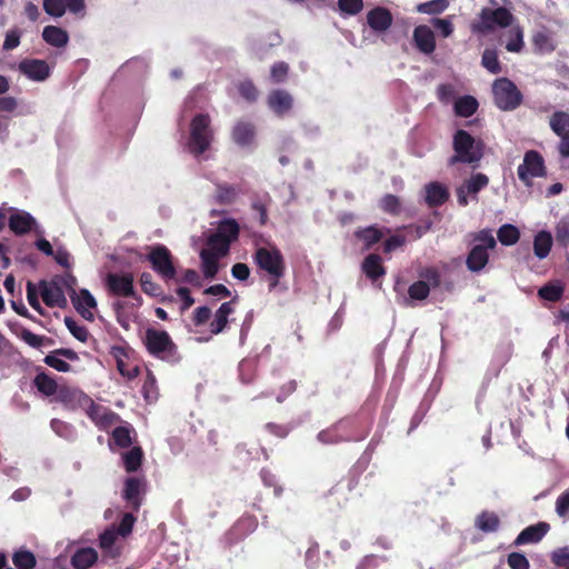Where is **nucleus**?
Returning a JSON list of instances; mask_svg holds the SVG:
<instances>
[{
	"label": "nucleus",
	"instance_id": "f257e3e1",
	"mask_svg": "<svg viewBox=\"0 0 569 569\" xmlns=\"http://www.w3.org/2000/svg\"><path fill=\"white\" fill-rule=\"evenodd\" d=\"M485 147L481 139H475L468 131L459 129L452 138L455 154L449 158L448 164L478 163L485 156Z\"/></svg>",
	"mask_w": 569,
	"mask_h": 569
},
{
	"label": "nucleus",
	"instance_id": "f03ea898",
	"mask_svg": "<svg viewBox=\"0 0 569 569\" xmlns=\"http://www.w3.org/2000/svg\"><path fill=\"white\" fill-rule=\"evenodd\" d=\"M143 345L152 357L177 365L181 360L178 346L164 330L148 328L144 332Z\"/></svg>",
	"mask_w": 569,
	"mask_h": 569
},
{
	"label": "nucleus",
	"instance_id": "7ed1b4c3",
	"mask_svg": "<svg viewBox=\"0 0 569 569\" xmlns=\"http://www.w3.org/2000/svg\"><path fill=\"white\" fill-rule=\"evenodd\" d=\"M360 421L357 417H345L332 423L327 429L321 430L317 435L319 442L323 445H337L345 441H356L365 438L368 431L360 433L358 431Z\"/></svg>",
	"mask_w": 569,
	"mask_h": 569
},
{
	"label": "nucleus",
	"instance_id": "20e7f679",
	"mask_svg": "<svg viewBox=\"0 0 569 569\" xmlns=\"http://www.w3.org/2000/svg\"><path fill=\"white\" fill-rule=\"evenodd\" d=\"M252 258L257 267L268 273V287L269 291H272L286 272V262L281 251L276 247L270 249L260 247L254 251Z\"/></svg>",
	"mask_w": 569,
	"mask_h": 569
},
{
	"label": "nucleus",
	"instance_id": "39448f33",
	"mask_svg": "<svg viewBox=\"0 0 569 569\" xmlns=\"http://www.w3.org/2000/svg\"><path fill=\"white\" fill-rule=\"evenodd\" d=\"M515 20L512 12L506 7L488 8L485 7L480 10L478 19L473 20L470 24V30L475 34H489L497 28L511 27Z\"/></svg>",
	"mask_w": 569,
	"mask_h": 569
},
{
	"label": "nucleus",
	"instance_id": "423d86ee",
	"mask_svg": "<svg viewBox=\"0 0 569 569\" xmlns=\"http://www.w3.org/2000/svg\"><path fill=\"white\" fill-rule=\"evenodd\" d=\"M210 122L207 113H198L191 120L189 149L194 156L204 153L213 140Z\"/></svg>",
	"mask_w": 569,
	"mask_h": 569
},
{
	"label": "nucleus",
	"instance_id": "0eeeda50",
	"mask_svg": "<svg viewBox=\"0 0 569 569\" xmlns=\"http://www.w3.org/2000/svg\"><path fill=\"white\" fill-rule=\"evenodd\" d=\"M495 104L502 111L517 109L522 102V93L508 78H498L492 84Z\"/></svg>",
	"mask_w": 569,
	"mask_h": 569
},
{
	"label": "nucleus",
	"instance_id": "6e6552de",
	"mask_svg": "<svg viewBox=\"0 0 569 569\" xmlns=\"http://www.w3.org/2000/svg\"><path fill=\"white\" fill-rule=\"evenodd\" d=\"M146 259L150 262L152 270L164 281L176 279L177 269L171 251L164 244L149 247Z\"/></svg>",
	"mask_w": 569,
	"mask_h": 569
},
{
	"label": "nucleus",
	"instance_id": "1a4fd4ad",
	"mask_svg": "<svg viewBox=\"0 0 569 569\" xmlns=\"http://www.w3.org/2000/svg\"><path fill=\"white\" fill-rule=\"evenodd\" d=\"M517 173L520 181L526 186H531L532 178L545 177L547 173L543 157L536 150H528Z\"/></svg>",
	"mask_w": 569,
	"mask_h": 569
},
{
	"label": "nucleus",
	"instance_id": "9d476101",
	"mask_svg": "<svg viewBox=\"0 0 569 569\" xmlns=\"http://www.w3.org/2000/svg\"><path fill=\"white\" fill-rule=\"evenodd\" d=\"M146 493L147 480L144 477H129L124 480L122 499L133 512L140 510Z\"/></svg>",
	"mask_w": 569,
	"mask_h": 569
},
{
	"label": "nucleus",
	"instance_id": "9b49d317",
	"mask_svg": "<svg viewBox=\"0 0 569 569\" xmlns=\"http://www.w3.org/2000/svg\"><path fill=\"white\" fill-rule=\"evenodd\" d=\"M82 409L99 429H108L119 419L117 413L102 405L96 403L89 396L88 403L83 405Z\"/></svg>",
	"mask_w": 569,
	"mask_h": 569
},
{
	"label": "nucleus",
	"instance_id": "f8f14e48",
	"mask_svg": "<svg viewBox=\"0 0 569 569\" xmlns=\"http://www.w3.org/2000/svg\"><path fill=\"white\" fill-rule=\"evenodd\" d=\"M106 286L108 291L116 297L128 298L134 295V278L130 272L108 273L106 277Z\"/></svg>",
	"mask_w": 569,
	"mask_h": 569
},
{
	"label": "nucleus",
	"instance_id": "ddd939ff",
	"mask_svg": "<svg viewBox=\"0 0 569 569\" xmlns=\"http://www.w3.org/2000/svg\"><path fill=\"white\" fill-rule=\"evenodd\" d=\"M54 400L71 410L82 409L83 405L88 403V395L76 387L62 383L54 396Z\"/></svg>",
	"mask_w": 569,
	"mask_h": 569
},
{
	"label": "nucleus",
	"instance_id": "4468645a",
	"mask_svg": "<svg viewBox=\"0 0 569 569\" xmlns=\"http://www.w3.org/2000/svg\"><path fill=\"white\" fill-rule=\"evenodd\" d=\"M40 295L49 308H66L68 305L64 291L51 279L50 282L41 280L39 282Z\"/></svg>",
	"mask_w": 569,
	"mask_h": 569
},
{
	"label": "nucleus",
	"instance_id": "2eb2a0df",
	"mask_svg": "<svg viewBox=\"0 0 569 569\" xmlns=\"http://www.w3.org/2000/svg\"><path fill=\"white\" fill-rule=\"evenodd\" d=\"M19 71L33 81H44L50 76V67L44 60L23 59L20 61Z\"/></svg>",
	"mask_w": 569,
	"mask_h": 569
},
{
	"label": "nucleus",
	"instance_id": "dca6fc26",
	"mask_svg": "<svg viewBox=\"0 0 569 569\" xmlns=\"http://www.w3.org/2000/svg\"><path fill=\"white\" fill-rule=\"evenodd\" d=\"M268 107L278 116L283 117L293 107V98L282 89L272 90L268 94Z\"/></svg>",
	"mask_w": 569,
	"mask_h": 569
},
{
	"label": "nucleus",
	"instance_id": "f3484780",
	"mask_svg": "<svg viewBox=\"0 0 569 569\" xmlns=\"http://www.w3.org/2000/svg\"><path fill=\"white\" fill-rule=\"evenodd\" d=\"M392 22V13L385 7H376L367 13V23L376 32L387 31Z\"/></svg>",
	"mask_w": 569,
	"mask_h": 569
},
{
	"label": "nucleus",
	"instance_id": "a211bd4d",
	"mask_svg": "<svg viewBox=\"0 0 569 569\" xmlns=\"http://www.w3.org/2000/svg\"><path fill=\"white\" fill-rule=\"evenodd\" d=\"M233 142L241 147H250L254 142L256 126L250 121H237L231 131Z\"/></svg>",
	"mask_w": 569,
	"mask_h": 569
},
{
	"label": "nucleus",
	"instance_id": "6ab92c4d",
	"mask_svg": "<svg viewBox=\"0 0 569 569\" xmlns=\"http://www.w3.org/2000/svg\"><path fill=\"white\" fill-rule=\"evenodd\" d=\"M549 529V523L543 521L528 526L517 536L513 545L518 547L527 543H537L542 540Z\"/></svg>",
	"mask_w": 569,
	"mask_h": 569
},
{
	"label": "nucleus",
	"instance_id": "aec40b11",
	"mask_svg": "<svg viewBox=\"0 0 569 569\" xmlns=\"http://www.w3.org/2000/svg\"><path fill=\"white\" fill-rule=\"evenodd\" d=\"M74 309L89 321L93 320V313L90 309L97 308V301L88 289H81L79 293L71 297Z\"/></svg>",
	"mask_w": 569,
	"mask_h": 569
},
{
	"label": "nucleus",
	"instance_id": "412c9836",
	"mask_svg": "<svg viewBox=\"0 0 569 569\" xmlns=\"http://www.w3.org/2000/svg\"><path fill=\"white\" fill-rule=\"evenodd\" d=\"M425 191V201L429 208L440 207L449 199L448 188L438 181L427 183Z\"/></svg>",
	"mask_w": 569,
	"mask_h": 569
},
{
	"label": "nucleus",
	"instance_id": "4be33fe9",
	"mask_svg": "<svg viewBox=\"0 0 569 569\" xmlns=\"http://www.w3.org/2000/svg\"><path fill=\"white\" fill-rule=\"evenodd\" d=\"M36 224V219L26 211L14 212L9 218V228L16 236L27 234Z\"/></svg>",
	"mask_w": 569,
	"mask_h": 569
},
{
	"label": "nucleus",
	"instance_id": "5701e85b",
	"mask_svg": "<svg viewBox=\"0 0 569 569\" xmlns=\"http://www.w3.org/2000/svg\"><path fill=\"white\" fill-rule=\"evenodd\" d=\"M234 300L236 298L221 303V306L214 312L213 319L209 325L211 336H217L226 329L228 325V317L234 311Z\"/></svg>",
	"mask_w": 569,
	"mask_h": 569
},
{
	"label": "nucleus",
	"instance_id": "b1692460",
	"mask_svg": "<svg viewBox=\"0 0 569 569\" xmlns=\"http://www.w3.org/2000/svg\"><path fill=\"white\" fill-rule=\"evenodd\" d=\"M416 47L423 53L430 54L436 49V39L432 30L427 26H418L413 30Z\"/></svg>",
	"mask_w": 569,
	"mask_h": 569
},
{
	"label": "nucleus",
	"instance_id": "393cba45",
	"mask_svg": "<svg viewBox=\"0 0 569 569\" xmlns=\"http://www.w3.org/2000/svg\"><path fill=\"white\" fill-rule=\"evenodd\" d=\"M361 270L372 282H376L386 274L382 258L377 253H370L363 259Z\"/></svg>",
	"mask_w": 569,
	"mask_h": 569
},
{
	"label": "nucleus",
	"instance_id": "a878e982",
	"mask_svg": "<svg viewBox=\"0 0 569 569\" xmlns=\"http://www.w3.org/2000/svg\"><path fill=\"white\" fill-rule=\"evenodd\" d=\"M32 386L44 397L56 396L60 385L54 377L43 370L39 371L32 380Z\"/></svg>",
	"mask_w": 569,
	"mask_h": 569
},
{
	"label": "nucleus",
	"instance_id": "bb28decb",
	"mask_svg": "<svg viewBox=\"0 0 569 569\" xmlns=\"http://www.w3.org/2000/svg\"><path fill=\"white\" fill-rule=\"evenodd\" d=\"M488 261L489 253L486 247L473 246L467 256L466 266L471 272H479L487 266Z\"/></svg>",
	"mask_w": 569,
	"mask_h": 569
},
{
	"label": "nucleus",
	"instance_id": "cd10ccee",
	"mask_svg": "<svg viewBox=\"0 0 569 569\" xmlns=\"http://www.w3.org/2000/svg\"><path fill=\"white\" fill-rule=\"evenodd\" d=\"M98 560V552L91 547L78 549L71 557V565L74 569H89Z\"/></svg>",
	"mask_w": 569,
	"mask_h": 569
},
{
	"label": "nucleus",
	"instance_id": "c85d7f7f",
	"mask_svg": "<svg viewBox=\"0 0 569 569\" xmlns=\"http://www.w3.org/2000/svg\"><path fill=\"white\" fill-rule=\"evenodd\" d=\"M565 292V284L561 280H551L538 289V297L549 302H558Z\"/></svg>",
	"mask_w": 569,
	"mask_h": 569
},
{
	"label": "nucleus",
	"instance_id": "c756f323",
	"mask_svg": "<svg viewBox=\"0 0 569 569\" xmlns=\"http://www.w3.org/2000/svg\"><path fill=\"white\" fill-rule=\"evenodd\" d=\"M43 40L56 48H62L67 46L69 41V34L66 30L56 26H47L42 31Z\"/></svg>",
	"mask_w": 569,
	"mask_h": 569
},
{
	"label": "nucleus",
	"instance_id": "7c9ffc66",
	"mask_svg": "<svg viewBox=\"0 0 569 569\" xmlns=\"http://www.w3.org/2000/svg\"><path fill=\"white\" fill-rule=\"evenodd\" d=\"M475 526L482 532H496L500 528V518L493 511H481L475 521Z\"/></svg>",
	"mask_w": 569,
	"mask_h": 569
},
{
	"label": "nucleus",
	"instance_id": "2f4dec72",
	"mask_svg": "<svg viewBox=\"0 0 569 569\" xmlns=\"http://www.w3.org/2000/svg\"><path fill=\"white\" fill-rule=\"evenodd\" d=\"M219 258L220 256L212 252V250L200 251L201 270L207 279H213L219 271Z\"/></svg>",
	"mask_w": 569,
	"mask_h": 569
},
{
	"label": "nucleus",
	"instance_id": "473e14b6",
	"mask_svg": "<svg viewBox=\"0 0 569 569\" xmlns=\"http://www.w3.org/2000/svg\"><path fill=\"white\" fill-rule=\"evenodd\" d=\"M552 248V236L549 231L541 230L533 238V253L542 260L547 258Z\"/></svg>",
	"mask_w": 569,
	"mask_h": 569
},
{
	"label": "nucleus",
	"instance_id": "72a5a7b5",
	"mask_svg": "<svg viewBox=\"0 0 569 569\" xmlns=\"http://www.w3.org/2000/svg\"><path fill=\"white\" fill-rule=\"evenodd\" d=\"M355 237L362 241L365 244V249H370L373 244L378 243L382 237L383 232L381 229L376 226H370L363 229H358L355 232Z\"/></svg>",
	"mask_w": 569,
	"mask_h": 569
},
{
	"label": "nucleus",
	"instance_id": "f704fd0d",
	"mask_svg": "<svg viewBox=\"0 0 569 569\" xmlns=\"http://www.w3.org/2000/svg\"><path fill=\"white\" fill-rule=\"evenodd\" d=\"M479 103L472 96H463L455 102V113L458 117L468 118L471 117L478 110Z\"/></svg>",
	"mask_w": 569,
	"mask_h": 569
},
{
	"label": "nucleus",
	"instance_id": "c9c22d12",
	"mask_svg": "<svg viewBox=\"0 0 569 569\" xmlns=\"http://www.w3.org/2000/svg\"><path fill=\"white\" fill-rule=\"evenodd\" d=\"M112 355L117 359V369L120 372L122 377L128 378L129 380L134 379L138 377L140 369L138 366H133L131 368L128 367V365L124 362V360L121 358L123 356H127L124 348L122 347H114L112 349Z\"/></svg>",
	"mask_w": 569,
	"mask_h": 569
},
{
	"label": "nucleus",
	"instance_id": "e433bc0d",
	"mask_svg": "<svg viewBox=\"0 0 569 569\" xmlns=\"http://www.w3.org/2000/svg\"><path fill=\"white\" fill-rule=\"evenodd\" d=\"M239 190L229 183L216 186L214 201L219 204H231L236 201Z\"/></svg>",
	"mask_w": 569,
	"mask_h": 569
},
{
	"label": "nucleus",
	"instance_id": "4c0bfd02",
	"mask_svg": "<svg viewBox=\"0 0 569 569\" xmlns=\"http://www.w3.org/2000/svg\"><path fill=\"white\" fill-rule=\"evenodd\" d=\"M535 50L540 53H550L556 49L553 40L547 30L537 31L532 36Z\"/></svg>",
	"mask_w": 569,
	"mask_h": 569
},
{
	"label": "nucleus",
	"instance_id": "58836bf2",
	"mask_svg": "<svg viewBox=\"0 0 569 569\" xmlns=\"http://www.w3.org/2000/svg\"><path fill=\"white\" fill-rule=\"evenodd\" d=\"M124 469L127 472H136L142 463L143 451L140 447H133L122 455Z\"/></svg>",
	"mask_w": 569,
	"mask_h": 569
},
{
	"label": "nucleus",
	"instance_id": "ea45409f",
	"mask_svg": "<svg viewBox=\"0 0 569 569\" xmlns=\"http://www.w3.org/2000/svg\"><path fill=\"white\" fill-rule=\"evenodd\" d=\"M497 238L503 246H513L520 238V231L516 226L506 223L498 229Z\"/></svg>",
	"mask_w": 569,
	"mask_h": 569
},
{
	"label": "nucleus",
	"instance_id": "a19ab883",
	"mask_svg": "<svg viewBox=\"0 0 569 569\" xmlns=\"http://www.w3.org/2000/svg\"><path fill=\"white\" fill-rule=\"evenodd\" d=\"M549 126L558 137L569 133V113L565 111L553 112L550 117Z\"/></svg>",
	"mask_w": 569,
	"mask_h": 569
},
{
	"label": "nucleus",
	"instance_id": "79ce46f5",
	"mask_svg": "<svg viewBox=\"0 0 569 569\" xmlns=\"http://www.w3.org/2000/svg\"><path fill=\"white\" fill-rule=\"evenodd\" d=\"M239 224L234 219H226L222 220L216 230L217 234H220V237L226 238L229 240L230 243H232L234 240L239 237Z\"/></svg>",
	"mask_w": 569,
	"mask_h": 569
},
{
	"label": "nucleus",
	"instance_id": "37998d69",
	"mask_svg": "<svg viewBox=\"0 0 569 569\" xmlns=\"http://www.w3.org/2000/svg\"><path fill=\"white\" fill-rule=\"evenodd\" d=\"M208 248L204 250H212L216 254L224 257L230 250V242L228 239L220 237L216 232L212 233L207 240Z\"/></svg>",
	"mask_w": 569,
	"mask_h": 569
},
{
	"label": "nucleus",
	"instance_id": "c03bdc74",
	"mask_svg": "<svg viewBox=\"0 0 569 569\" xmlns=\"http://www.w3.org/2000/svg\"><path fill=\"white\" fill-rule=\"evenodd\" d=\"M481 64L492 74H498L502 71L498 53L495 49H485L481 57Z\"/></svg>",
	"mask_w": 569,
	"mask_h": 569
},
{
	"label": "nucleus",
	"instance_id": "a18cd8bd",
	"mask_svg": "<svg viewBox=\"0 0 569 569\" xmlns=\"http://www.w3.org/2000/svg\"><path fill=\"white\" fill-rule=\"evenodd\" d=\"M510 39L506 43V49L509 52H520L525 46L523 42V28L519 24L513 26L510 31Z\"/></svg>",
	"mask_w": 569,
	"mask_h": 569
},
{
	"label": "nucleus",
	"instance_id": "49530a36",
	"mask_svg": "<svg viewBox=\"0 0 569 569\" xmlns=\"http://www.w3.org/2000/svg\"><path fill=\"white\" fill-rule=\"evenodd\" d=\"M449 6L447 0H430L419 3L416 8L417 12L423 14H439L442 13Z\"/></svg>",
	"mask_w": 569,
	"mask_h": 569
},
{
	"label": "nucleus",
	"instance_id": "de8ad7c7",
	"mask_svg": "<svg viewBox=\"0 0 569 569\" xmlns=\"http://www.w3.org/2000/svg\"><path fill=\"white\" fill-rule=\"evenodd\" d=\"M555 238L561 248L569 247V218H561L555 226Z\"/></svg>",
	"mask_w": 569,
	"mask_h": 569
},
{
	"label": "nucleus",
	"instance_id": "09e8293b",
	"mask_svg": "<svg viewBox=\"0 0 569 569\" xmlns=\"http://www.w3.org/2000/svg\"><path fill=\"white\" fill-rule=\"evenodd\" d=\"M50 427L56 435L67 440H72L76 437L74 427L63 420L54 418L51 420Z\"/></svg>",
	"mask_w": 569,
	"mask_h": 569
},
{
	"label": "nucleus",
	"instance_id": "8fccbe9b",
	"mask_svg": "<svg viewBox=\"0 0 569 569\" xmlns=\"http://www.w3.org/2000/svg\"><path fill=\"white\" fill-rule=\"evenodd\" d=\"M489 184V178L485 173H476L467 180L462 187L467 189L470 194H477L480 190Z\"/></svg>",
	"mask_w": 569,
	"mask_h": 569
},
{
	"label": "nucleus",
	"instance_id": "3c124183",
	"mask_svg": "<svg viewBox=\"0 0 569 569\" xmlns=\"http://www.w3.org/2000/svg\"><path fill=\"white\" fill-rule=\"evenodd\" d=\"M18 336L21 340H23L27 345H29L32 348H41L46 342H52V339L46 336L36 335L27 328H22Z\"/></svg>",
	"mask_w": 569,
	"mask_h": 569
},
{
	"label": "nucleus",
	"instance_id": "603ef678",
	"mask_svg": "<svg viewBox=\"0 0 569 569\" xmlns=\"http://www.w3.org/2000/svg\"><path fill=\"white\" fill-rule=\"evenodd\" d=\"M140 286L142 291L150 297H159L162 292L160 284L153 281L151 273L142 272L140 274Z\"/></svg>",
	"mask_w": 569,
	"mask_h": 569
},
{
	"label": "nucleus",
	"instance_id": "864d4df0",
	"mask_svg": "<svg viewBox=\"0 0 569 569\" xmlns=\"http://www.w3.org/2000/svg\"><path fill=\"white\" fill-rule=\"evenodd\" d=\"M380 208L387 213L398 216L401 212L400 199L395 194L388 193L381 198Z\"/></svg>",
	"mask_w": 569,
	"mask_h": 569
},
{
	"label": "nucleus",
	"instance_id": "5fc2aeb1",
	"mask_svg": "<svg viewBox=\"0 0 569 569\" xmlns=\"http://www.w3.org/2000/svg\"><path fill=\"white\" fill-rule=\"evenodd\" d=\"M52 280L61 288V290L64 291L66 289L70 298L76 296L77 278L72 273L67 272L62 276H56Z\"/></svg>",
	"mask_w": 569,
	"mask_h": 569
},
{
	"label": "nucleus",
	"instance_id": "6e6d98bb",
	"mask_svg": "<svg viewBox=\"0 0 569 569\" xmlns=\"http://www.w3.org/2000/svg\"><path fill=\"white\" fill-rule=\"evenodd\" d=\"M289 64L284 61L274 62L270 68V78L273 83H282L287 80Z\"/></svg>",
	"mask_w": 569,
	"mask_h": 569
},
{
	"label": "nucleus",
	"instance_id": "4d7b16f0",
	"mask_svg": "<svg viewBox=\"0 0 569 569\" xmlns=\"http://www.w3.org/2000/svg\"><path fill=\"white\" fill-rule=\"evenodd\" d=\"M64 325L71 332V335L81 342H86L89 337V331L84 326H80L71 317L64 318Z\"/></svg>",
	"mask_w": 569,
	"mask_h": 569
},
{
	"label": "nucleus",
	"instance_id": "13d9d810",
	"mask_svg": "<svg viewBox=\"0 0 569 569\" xmlns=\"http://www.w3.org/2000/svg\"><path fill=\"white\" fill-rule=\"evenodd\" d=\"M111 436L114 443L120 448H129L132 445L130 430L127 427H116Z\"/></svg>",
	"mask_w": 569,
	"mask_h": 569
},
{
	"label": "nucleus",
	"instance_id": "bf43d9fd",
	"mask_svg": "<svg viewBox=\"0 0 569 569\" xmlns=\"http://www.w3.org/2000/svg\"><path fill=\"white\" fill-rule=\"evenodd\" d=\"M430 293V287L426 281L419 280L410 284L408 295L413 300H425Z\"/></svg>",
	"mask_w": 569,
	"mask_h": 569
},
{
	"label": "nucleus",
	"instance_id": "052dcab7",
	"mask_svg": "<svg viewBox=\"0 0 569 569\" xmlns=\"http://www.w3.org/2000/svg\"><path fill=\"white\" fill-rule=\"evenodd\" d=\"M59 357L60 356L56 355V351L53 350L52 352L44 357L43 362L59 372L71 371V366L67 361L60 359Z\"/></svg>",
	"mask_w": 569,
	"mask_h": 569
},
{
	"label": "nucleus",
	"instance_id": "680f3d73",
	"mask_svg": "<svg viewBox=\"0 0 569 569\" xmlns=\"http://www.w3.org/2000/svg\"><path fill=\"white\" fill-rule=\"evenodd\" d=\"M260 478L264 486L273 488V493L276 497H280L282 495L283 488L280 485H278L277 478L271 472V470L262 468L260 471Z\"/></svg>",
	"mask_w": 569,
	"mask_h": 569
},
{
	"label": "nucleus",
	"instance_id": "e2e57ef3",
	"mask_svg": "<svg viewBox=\"0 0 569 569\" xmlns=\"http://www.w3.org/2000/svg\"><path fill=\"white\" fill-rule=\"evenodd\" d=\"M43 10L51 17L60 18L66 12L63 0H43Z\"/></svg>",
	"mask_w": 569,
	"mask_h": 569
},
{
	"label": "nucleus",
	"instance_id": "0e129e2a",
	"mask_svg": "<svg viewBox=\"0 0 569 569\" xmlns=\"http://www.w3.org/2000/svg\"><path fill=\"white\" fill-rule=\"evenodd\" d=\"M137 518L133 516L132 512H126L116 529L119 536L127 537L132 532L133 525L136 522Z\"/></svg>",
	"mask_w": 569,
	"mask_h": 569
},
{
	"label": "nucleus",
	"instance_id": "69168bd1",
	"mask_svg": "<svg viewBox=\"0 0 569 569\" xmlns=\"http://www.w3.org/2000/svg\"><path fill=\"white\" fill-rule=\"evenodd\" d=\"M551 561L555 566L569 569V548H558L551 553Z\"/></svg>",
	"mask_w": 569,
	"mask_h": 569
},
{
	"label": "nucleus",
	"instance_id": "338daca9",
	"mask_svg": "<svg viewBox=\"0 0 569 569\" xmlns=\"http://www.w3.org/2000/svg\"><path fill=\"white\" fill-rule=\"evenodd\" d=\"M507 562L511 569H529L530 563L525 555L520 552H511L508 555Z\"/></svg>",
	"mask_w": 569,
	"mask_h": 569
},
{
	"label": "nucleus",
	"instance_id": "774afa93",
	"mask_svg": "<svg viewBox=\"0 0 569 569\" xmlns=\"http://www.w3.org/2000/svg\"><path fill=\"white\" fill-rule=\"evenodd\" d=\"M556 512L560 518L569 515V490L563 491L556 500Z\"/></svg>",
	"mask_w": 569,
	"mask_h": 569
}]
</instances>
